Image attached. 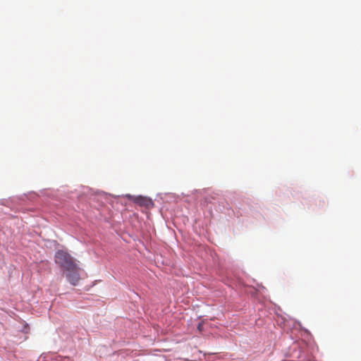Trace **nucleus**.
I'll return each instance as SVG.
<instances>
[{
    "label": "nucleus",
    "mask_w": 361,
    "mask_h": 361,
    "mask_svg": "<svg viewBox=\"0 0 361 361\" xmlns=\"http://www.w3.org/2000/svg\"><path fill=\"white\" fill-rule=\"evenodd\" d=\"M55 262L66 271L73 270L76 265L71 255L63 250H59L56 252Z\"/></svg>",
    "instance_id": "nucleus-1"
},
{
    "label": "nucleus",
    "mask_w": 361,
    "mask_h": 361,
    "mask_svg": "<svg viewBox=\"0 0 361 361\" xmlns=\"http://www.w3.org/2000/svg\"><path fill=\"white\" fill-rule=\"evenodd\" d=\"M135 202L138 204L140 206H145V207H149L151 204H152V202L150 199H148L147 197H144L142 196H139L135 198Z\"/></svg>",
    "instance_id": "nucleus-3"
},
{
    "label": "nucleus",
    "mask_w": 361,
    "mask_h": 361,
    "mask_svg": "<svg viewBox=\"0 0 361 361\" xmlns=\"http://www.w3.org/2000/svg\"><path fill=\"white\" fill-rule=\"evenodd\" d=\"M197 329L200 332H202L203 331V323L202 322L199 323V324L197 325Z\"/></svg>",
    "instance_id": "nucleus-4"
},
{
    "label": "nucleus",
    "mask_w": 361,
    "mask_h": 361,
    "mask_svg": "<svg viewBox=\"0 0 361 361\" xmlns=\"http://www.w3.org/2000/svg\"><path fill=\"white\" fill-rule=\"evenodd\" d=\"M80 268L78 265H75V268L73 270H66L68 273L66 274V278L68 281L73 286L78 285L80 281V274H79Z\"/></svg>",
    "instance_id": "nucleus-2"
}]
</instances>
